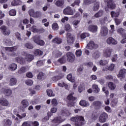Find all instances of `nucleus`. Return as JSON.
I'll use <instances>...</instances> for the list:
<instances>
[{
	"label": "nucleus",
	"instance_id": "obj_1",
	"mask_svg": "<svg viewBox=\"0 0 126 126\" xmlns=\"http://www.w3.org/2000/svg\"><path fill=\"white\" fill-rule=\"evenodd\" d=\"M71 122H75V125L76 126H81L84 125V117L77 115L75 117H72L70 119Z\"/></svg>",
	"mask_w": 126,
	"mask_h": 126
},
{
	"label": "nucleus",
	"instance_id": "obj_2",
	"mask_svg": "<svg viewBox=\"0 0 126 126\" xmlns=\"http://www.w3.org/2000/svg\"><path fill=\"white\" fill-rule=\"evenodd\" d=\"M109 119V116L106 112L102 113L98 118L99 123H104L107 122V120Z\"/></svg>",
	"mask_w": 126,
	"mask_h": 126
},
{
	"label": "nucleus",
	"instance_id": "obj_3",
	"mask_svg": "<svg viewBox=\"0 0 126 126\" xmlns=\"http://www.w3.org/2000/svg\"><path fill=\"white\" fill-rule=\"evenodd\" d=\"M66 56L67 57V61L69 63H73L75 60V56L71 52H67Z\"/></svg>",
	"mask_w": 126,
	"mask_h": 126
},
{
	"label": "nucleus",
	"instance_id": "obj_4",
	"mask_svg": "<svg viewBox=\"0 0 126 126\" xmlns=\"http://www.w3.org/2000/svg\"><path fill=\"white\" fill-rule=\"evenodd\" d=\"M104 2L107 3V6L110 9H115L116 8V4L113 0H104Z\"/></svg>",
	"mask_w": 126,
	"mask_h": 126
},
{
	"label": "nucleus",
	"instance_id": "obj_5",
	"mask_svg": "<svg viewBox=\"0 0 126 126\" xmlns=\"http://www.w3.org/2000/svg\"><path fill=\"white\" fill-rule=\"evenodd\" d=\"M1 33L5 36H8L10 34V30H9L6 26H2L0 28Z\"/></svg>",
	"mask_w": 126,
	"mask_h": 126
},
{
	"label": "nucleus",
	"instance_id": "obj_6",
	"mask_svg": "<svg viewBox=\"0 0 126 126\" xmlns=\"http://www.w3.org/2000/svg\"><path fill=\"white\" fill-rule=\"evenodd\" d=\"M65 15H73V10L70 6H67L63 10Z\"/></svg>",
	"mask_w": 126,
	"mask_h": 126
},
{
	"label": "nucleus",
	"instance_id": "obj_7",
	"mask_svg": "<svg viewBox=\"0 0 126 126\" xmlns=\"http://www.w3.org/2000/svg\"><path fill=\"white\" fill-rule=\"evenodd\" d=\"M106 43L108 45H117L118 44V41L112 37H109L106 40Z\"/></svg>",
	"mask_w": 126,
	"mask_h": 126
},
{
	"label": "nucleus",
	"instance_id": "obj_8",
	"mask_svg": "<svg viewBox=\"0 0 126 126\" xmlns=\"http://www.w3.org/2000/svg\"><path fill=\"white\" fill-rule=\"evenodd\" d=\"M112 52H113V49L110 47H107L104 51V55L106 58H110L112 55Z\"/></svg>",
	"mask_w": 126,
	"mask_h": 126
},
{
	"label": "nucleus",
	"instance_id": "obj_9",
	"mask_svg": "<svg viewBox=\"0 0 126 126\" xmlns=\"http://www.w3.org/2000/svg\"><path fill=\"white\" fill-rule=\"evenodd\" d=\"M108 28L105 26L102 27L100 30V34L101 36H107L108 35Z\"/></svg>",
	"mask_w": 126,
	"mask_h": 126
},
{
	"label": "nucleus",
	"instance_id": "obj_10",
	"mask_svg": "<svg viewBox=\"0 0 126 126\" xmlns=\"http://www.w3.org/2000/svg\"><path fill=\"white\" fill-rule=\"evenodd\" d=\"M88 30L89 31L93 32V33H95V32H97V31L98 30V27L96 25H91L89 26Z\"/></svg>",
	"mask_w": 126,
	"mask_h": 126
},
{
	"label": "nucleus",
	"instance_id": "obj_11",
	"mask_svg": "<svg viewBox=\"0 0 126 126\" xmlns=\"http://www.w3.org/2000/svg\"><path fill=\"white\" fill-rule=\"evenodd\" d=\"M0 104L1 106H3L4 107H6L8 106V101L6 98H0Z\"/></svg>",
	"mask_w": 126,
	"mask_h": 126
},
{
	"label": "nucleus",
	"instance_id": "obj_12",
	"mask_svg": "<svg viewBox=\"0 0 126 126\" xmlns=\"http://www.w3.org/2000/svg\"><path fill=\"white\" fill-rule=\"evenodd\" d=\"M93 106L96 109H100L102 106V102L99 100L94 101L93 102Z\"/></svg>",
	"mask_w": 126,
	"mask_h": 126
},
{
	"label": "nucleus",
	"instance_id": "obj_13",
	"mask_svg": "<svg viewBox=\"0 0 126 126\" xmlns=\"http://www.w3.org/2000/svg\"><path fill=\"white\" fill-rule=\"evenodd\" d=\"M2 91L3 94L5 95V96H10L11 94H12V91L9 89H2Z\"/></svg>",
	"mask_w": 126,
	"mask_h": 126
},
{
	"label": "nucleus",
	"instance_id": "obj_14",
	"mask_svg": "<svg viewBox=\"0 0 126 126\" xmlns=\"http://www.w3.org/2000/svg\"><path fill=\"white\" fill-rule=\"evenodd\" d=\"M63 122V120L61 117L55 118L54 120H52L53 124H62Z\"/></svg>",
	"mask_w": 126,
	"mask_h": 126
},
{
	"label": "nucleus",
	"instance_id": "obj_15",
	"mask_svg": "<svg viewBox=\"0 0 126 126\" xmlns=\"http://www.w3.org/2000/svg\"><path fill=\"white\" fill-rule=\"evenodd\" d=\"M95 42L94 41L91 40L87 45V48L89 50H93V48L95 47Z\"/></svg>",
	"mask_w": 126,
	"mask_h": 126
},
{
	"label": "nucleus",
	"instance_id": "obj_16",
	"mask_svg": "<svg viewBox=\"0 0 126 126\" xmlns=\"http://www.w3.org/2000/svg\"><path fill=\"white\" fill-rule=\"evenodd\" d=\"M16 61L20 64L23 65L25 63V59L22 57L16 58Z\"/></svg>",
	"mask_w": 126,
	"mask_h": 126
},
{
	"label": "nucleus",
	"instance_id": "obj_17",
	"mask_svg": "<svg viewBox=\"0 0 126 126\" xmlns=\"http://www.w3.org/2000/svg\"><path fill=\"white\" fill-rule=\"evenodd\" d=\"M73 94H74V93H72L69 95H68L66 97L67 100H68L69 101H72V102H74V101L76 100L77 98L76 97L73 96Z\"/></svg>",
	"mask_w": 126,
	"mask_h": 126
},
{
	"label": "nucleus",
	"instance_id": "obj_18",
	"mask_svg": "<svg viewBox=\"0 0 126 126\" xmlns=\"http://www.w3.org/2000/svg\"><path fill=\"white\" fill-rule=\"evenodd\" d=\"M92 89L94 93H95L96 94L100 92V88H99V87H98V85H93L92 86Z\"/></svg>",
	"mask_w": 126,
	"mask_h": 126
},
{
	"label": "nucleus",
	"instance_id": "obj_19",
	"mask_svg": "<svg viewBox=\"0 0 126 126\" xmlns=\"http://www.w3.org/2000/svg\"><path fill=\"white\" fill-rule=\"evenodd\" d=\"M52 42L53 43H55L56 44H58L59 45L63 43V39L60 37H56L52 40Z\"/></svg>",
	"mask_w": 126,
	"mask_h": 126
},
{
	"label": "nucleus",
	"instance_id": "obj_20",
	"mask_svg": "<svg viewBox=\"0 0 126 126\" xmlns=\"http://www.w3.org/2000/svg\"><path fill=\"white\" fill-rule=\"evenodd\" d=\"M79 105L82 106V107H88L89 106V102L88 101H86L84 100H82L79 102Z\"/></svg>",
	"mask_w": 126,
	"mask_h": 126
},
{
	"label": "nucleus",
	"instance_id": "obj_21",
	"mask_svg": "<svg viewBox=\"0 0 126 126\" xmlns=\"http://www.w3.org/2000/svg\"><path fill=\"white\" fill-rule=\"evenodd\" d=\"M101 56V53L98 51H96L93 54V58L95 59V60H97V59H99Z\"/></svg>",
	"mask_w": 126,
	"mask_h": 126
},
{
	"label": "nucleus",
	"instance_id": "obj_22",
	"mask_svg": "<svg viewBox=\"0 0 126 126\" xmlns=\"http://www.w3.org/2000/svg\"><path fill=\"white\" fill-rule=\"evenodd\" d=\"M16 83H17V79L15 78H11L10 79V86H14V85H16Z\"/></svg>",
	"mask_w": 126,
	"mask_h": 126
},
{
	"label": "nucleus",
	"instance_id": "obj_23",
	"mask_svg": "<svg viewBox=\"0 0 126 126\" xmlns=\"http://www.w3.org/2000/svg\"><path fill=\"white\" fill-rule=\"evenodd\" d=\"M55 4L57 6H63V5L64 4V0H58L56 2Z\"/></svg>",
	"mask_w": 126,
	"mask_h": 126
},
{
	"label": "nucleus",
	"instance_id": "obj_24",
	"mask_svg": "<svg viewBox=\"0 0 126 126\" xmlns=\"http://www.w3.org/2000/svg\"><path fill=\"white\" fill-rule=\"evenodd\" d=\"M3 43L7 46H11V45H12V42H11V40H10V39H7L6 38L3 39Z\"/></svg>",
	"mask_w": 126,
	"mask_h": 126
},
{
	"label": "nucleus",
	"instance_id": "obj_25",
	"mask_svg": "<svg viewBox=\"0 0 126 126\" xmlns=\"http://www.w3.org/2000/svg\"><path fill=\"white\" fill-rule=\"evenodd\" d=\"M22 105H23V108L25 109V108H27L28 106H29V102L26 99H24L22 101Z\"/></svg>",
	"mask_w": 126,
	"mask_h": 126
},
{
	"label": "nucleus",
	"instance_id": "obj_26",
	"mask_svg": "<svg viewBox=\"0 0 126 126\" xmlns=\"http://www.w3.org/2000/svg\"><path fill=\"white\" fill-rule=\"evenodd\" d=\"M99 7H100V2H96L94 3L93 7L94 11H97L99 9Z\"/></svg>",
	"mask_w": 126,
	"mask_h": 126
},
{
	"label": "nucleus",
	"instance_id": "obj_27",
	"mask_svg": "<svg viewBox=\"0 0 126 126\" xmlns=\"http://www.w3.org/2000/svg\"><path fill=\"white\" fill-rule=\"evenodd\" d=\"M125 73H126V69H122L120 70L119 75L120 77H122V78H124V77H125Z\"/></svg>",
	"mask_w": 126,
	"mask_h": 126
},
{
	"label": "nucleus",
	"instance_id": "obj_28",
	"mask_svg": "<svg viewBox=\"0 0 126 126\" xmlns=\"http://www.w3.org/2000/svg\"><path fill=\"white\" fill-rule=\"evenodd\" d=\"M21 4V1H20V0H14L11 2V5L13 6H15L16 5H19Z\"/></svg>",
	"mask_w": 126,
	"mask_h": 126
},
{
	"label": "nucleus",
	"instance_id": "obj_29",
	"mask_svg": "<svg viewBox=\"0 0 126 126\" xmlns=\"http://www.w3.org/2000/svg\"><path fill=\"white\" fill-rule=\"evenodd\" d=\"M26 60L27 62H32L34 60V55L29 54L27 57H26Z\"/></svg>",
	"mask_w": 126,
	"mask_h": 126
},
{
	"label": "nucleus",
	"instance_id": "obj_30",
	"mask_svg": "<svg viewBox=\"0 0 126 126\" xmlns=\"http://www.w3.org/2000/svg\"><path fill=\"white\" fill-rule=\"evenodd\" d=\"M74 42V39L73 37H67V43L68 45H70V44H72Z\"/></svg>",
	"mask_w": 126,
	"mask_h": 126
},
{
	"label": "nucleus",
	"instance_id": "obj_31",
	"mask_svg": "<svg viewBox=\"0 0 126 126\" xmlns=\"http://www.w3.org/2000/svg\"><path fill=\"white\" fill-rule=\"evenodd\" d=\"M108 87L110 90H115L116 88V85L114 84L113 82H110L108 83Z\"/></svg>",
	"mask_w": 126,
	"mask_h": 126
},
{
	"label": "nucleus",
	"instance_id": "obj_32",
	"mask_svg": "<svg viewBox=\"0 0 126 126\" xmlns=\"http://www.w3.org/2000/svg\"><path fill=\"white\" fill-rule=\"evenodd\" d=\"M12 124V122L11 120L9 119H7V120H4V126H11Z\"/></svg>",
	"mask_w": 126,
	"mask_h": 126
},
{
	"label": "nucleus",
	"instance_id": "obj_33",
	"mask_svg": "<svg viewBox=\"0 0 126 126\" xmlns=\"http://www.w3.org/2000/svg\"><path fill=\"white\" fill-rule=\"evenodd\" d=\"M46 92L49 97H54L56 95L55 94L53 93V90H47Z\"/></svg>",
	"mask_w": 126,
	"mask_h": 126
},
{
	"label": "nucleus",
	"instance_id": "obj_34",
	"mask_svg": "<svg viewBox=\"0 0 126 126\" xmlns=\"http://www.w3.org/2000/svg\"><path fill=\"white\" fill-rule=\"evenodd\" d=\"M9 15L10 16H15L16 15V10L14 9H12L9 11Z\"/></svg>",
	"mask_w": 126,
	"mask_h": 126
},
{
	"label": "nucleus",
	"instance_id": "obj_35",
	"mask_svg": "<svg viewBox=\"0 0 126 126\" xmlns=\"http://www.w3.org/2000/svg\"><path fill=\"white\" fill-rule=\"evenodd\" d=\"M102 15H103V10H100L94 14V17H96V18H99V17H101Z\"/></svg>",
	"mask_w": 126,
	"mask_h": 126
},
{
	"label": "nucleus",
	"instance_id": "obj_36",
	"mask_svg": "<svg viewBox=\"0 0 126 126\" xmlns=\"http://www.w3.org/2000/svg\"><path fill=\"white\" fill-rule=\"evenodd\" d=\"M96 0H84V3L86 4V5H88V4H91V3H93V2H95Z\"/></svg>",
	"mask_w": 126,
	"mask_h": 126
},
{
	"label": "nucleus",
	"instance_id": "obj_37",
	"mask_svg": "<svg viewBox=\"0 0 126 126\" xmlns=\"http://www.w3.org/2000/svg\"><path fill=\"white\" fill-rule=\"evenodd\" d=\"M26 67L22 66L21 67L20 70L18 71V73L19 74H22V73H24V72H26Z\"/></svg>",
	"mask_w": 126,
	"mask_h": 126
},
{
	"label": "nucleus",
	"instance_id": "obj_38",
	"mask_svg": "<svg viewBox=\"0 0 126 126\" xmlns=\"http://www.w3.org/2000/svg\"><path fill=\"white\" fill-rule=\"evenodd\" d=\"M9 68L10 70H16L17 68V64L15 63H12L10 66Z\"/></svg>",
	"mask_w": 126,
	"mask_h": 126
},
{
	"label": "nucleus",
	"instance_id": "obj_39",
	"mask_svg": "<svg viewBox=\"0 0 126 126\" xmlns=\"http://www.w3.org/2000/svg\"><path fill=\"white\" fill-rule=\"evenodd\" d=\"M90 36V34L87 32H84L82 33L80 35L81 39H85L86 37H89Z\"/></svg>",
	"mask_w": 126,
	"mask_h": 126
},
{
	"label": "nucleus",
	"instance_id": "obj_40",
	"mask_svg": "<svg viewBox=\"0 0 126 126\" xmlns=\"http://www.w3.org/2000/svg\"><path fill=\"white\" fill-rule=\"evenodd\" d=\"M34 55L35 56H42L43 52L39 49H37L34 51Z\"/></svg>",
	"mask_w": 126,
	"mask_h": 126
},
{
	"label": "nucleus",
	"instance_id": "obj_41",
	"mask_svg": "<svg viewBox=\"0 0 126 126\" xmlns=\"http://www.w3.org/2000/svg\"><path fill=\"white\" fill-rule=\"evenodd\" d=\"M111 17H118L120 15V13L119 12H115L114 11L111 12Z\"/></svg>",
	"mask_w": 126,
	"mask_h": 126
},
{
	"label": "nucleus",
	"instance_id": "obj_42",
	"mask_svg": "<svg viewBox=\"0 0 126 126\" xmlns=\"http://www.w3.org/2000/svg\"><path fill=\"white\" fill-rule=\"evenodd\" d=\"M15 37L19 41H22V38H21V34H20V33H19V32H16L15 33Z\"/></svg>",
	"mask_w": 126,
	"mask_h": 126
},
{
	"label": "nucleus",
	"instance_id": "obj_43",
	"mask_svg": "<svg viewBox=\"0 0 126 126\" xmlns=\"http://www.w3.org/2000/svg\"><path fill=\"white\" fill-rule=\"evenodd\" d=\"M51 104L53 107H56L58 106V100L56 98H54L51 101Z\"/></svg>",
	"mask_w": 126,
	"mask_h": 126
},
{
	"label": "nucleus",
	"instance_id": "obj_44",
	"mask_svg": "<svg viewBox=\"0 0 126 126\" xmlns=\"http://www.w3.org/2000/svg\"><path fill=\"white\" fill-rule=\"evenodd\" d=\"M60 79H62V77L61 76H55L52 78L53 81H58V80H60Z\"/></svg>",
	"mask_w": 126,
	"mask_h": 126
},
{
	"label": "nucleus",
	"instance_id": "obj_45",
	"mask_svg": "<svg viewBox=\"0 0 126 126\" xmlns=\"http://www.w3.org/2000/svg\"><path fill=\"white\" fill-rule=\"evenodd\" d=\"M52 27L53 30H58L59 29V25L57 23H53L52 25Z\"/></svg>",
	"mask_w": 126,
	"mask_h": 126
},
{
	"label": "nucleus",
	"instance_id": "obj_46",
	"mask_svg": "<svg viewBox=\"0 0 126 126\" xmlns=\"http://www.w3.org/2000/svg\"><path fill=\"white\" fill-rule=\"evenodd\" d=\"M41 16V12L39 11H36L34 12V14H33V16H32V17H34L35 18H38Z\"/></svg>",
	"mask_w": 126,
	"mask_h": 126
},
{
	"label": "nucleus",
	"instance_id": "obj_47",
	"mask_svg": "<svg viewBox=\"0 0 126 126\" xmlns=\"http://www.w3.org/2000/svg\"><path fill=\"white\" fill-rule=\"evenodd\" d=\"M36 27L35 26H32L31 28V30L33 32V33H37L38 32V29L36 28Z\"/></svg>",
	"mask_w": 126,
	"mask_h": 126
},
{
	"label": "nucleus",
	"instance_id": "obj_48",
	"mask_svg": "<svg viewBox=\"0 0 126 126\" xmlns=\"http://www.w3.org/2000/svg\"><path fill=\"white\" fill-rule=\"evenodd\" d=\"M80 3V0H75L72 4H71V6L74 7L75 5H79Z\"/></svg>",
	"mask_w": 126,
	"mask_h": 126
},
{
	"label": "nucleus",
	"instance_id": "obj_49",
	"mask_svg": "<svg viewBox=\"0 0 126 126\" xmlns=\"http://www.w3.org/2000/svg\"><path fill=\"white\" fill-rule=\"evenodd\" d=\"M64 29H65V31H66L67 32H69V31H70V29H71L70 25H69V24L65 25Z\"/></svg>",
	"mask_w": 126,
	"mask_h": 126
},
{
	"label": "nucleus",
	"instance_id": "obj_50",
	"mask_svg": "<svg viewBox=\"0 0 126 126\" xmlns=\"http://www.w3.org/2000/svg\"><path fill=\"white\" fill-rule=\"evenodd\" d=\"M25 83L26 84H27V85H29V86H32V85H33V81L29 79L25 82Z\"/></svg>",
	"mask_w": 126,
	"mask_h": 126
},
{
	"label": "nucleus",
	"instance_id": "obj_51",
	"mask_svg": "<svg viewBox=\"0 0 126 126\" xmlns=\"http://www.w3.org/2000/svg\"><path fill=\"white\" fill-rule=\"evenodd\" d=\"M111 104L112 105V106L113 107H115V106H116V105H117V104H118V99L117 98H114L112 100V102Z\"/></svg>",
	"mask_w": 126,
	"mask_h": 126
},
{
	"label": "nucleus",
	"instance_id": "obj_52",
	"mask_svg": "<svg viewBox=\"0 0 126 126\" xmlns=\"http://www.w3.org/2000/svg\"><path fill=\"white\" fill-rule=\"evenodd\" d=\"M74 104H75L74 101H72V102L69 101L67 103V106L69 108H71V107H74Z\"/></svg>",
	"mask_w": 126,
	"mask_h": 126
},
{
	"label": "nucleus",
	"instance_id": "obj_53",
	"mask_svg": "<svg viewBox=\"0 0 126 126\" xmlns=\"http://www.w3.org/2000/svg\"><path fill=\"white\" fill-rule=\"evenodd\" d=\"M114 68H115V64H111L108 66L107 69L108 70H110V71H112L114 70Z\"/></svg>",
	"mask_w": 126,
	"mask_h": 126
},
{
	"label": "nucleus",
	"instance_id": "obj_54",
	"mask_svg": "<svg viewBox=\"0 0 126 126\" xmlns=\"http://www.w3.org/2000/svg\"><path fill=\"white\" fill-rule=\"evenodd\" d=\"M66 78L68 80H69V81L73 82V79H72V74H69L68 75H67Z\"/></svg>",
	"mask_w": 126,
	"mask_h": 126
},
{
	"label": "nucleus",
	"instance_id": "obj_55",
	"mask_svg": "<svg viewBox=\"0 0 126 126\" xmlns=\"http://www.w3.org/2000/svg\"><path fill=\"white\" fill-rule=\"evenodd\" d=\"M25 47L27 48V49H33V45L30 43H26Z\"/></svg>",
	"mask_w": 126,
	"mask_h": 126
},
{
	"label": "nucleus",
	"instance_id": "obj_56",
	"mask_svg": "<svg viewBox=\"0 0 126 126\" xmlns=\"http://www.w3.org/2000/svg\"><path fill=\"white\" fill-rule=\"evenodd\" d=\"M35 13V10L33 9H31L29 10V14L30 16L33 17L34 14Z\"/></svg>",
	"mask_w": 126,
	"mask_h": 126
},
{
	"label": "nucleus",
	"instance_id": "obj_57",
	"mask_svg": "<svg viewBox=\"0 0 126 126\" xmlns=\"http://www.w3.org/2000/svg\"><path fill=\"white\" fill-rule=\"evenodd\" d=\"M44 76V73L43 72H40L37 75L38 79H42Z\"/></svg>",
	"mask_w": 126,
	"mask_h": 126
},
{
	"label": "nucleus",
	"instance_id": "obj_58",
	"mask_svg": "<svg viewBox=\"0 0 126 126\" xmlns=\"http://www.w3.org/2000/svg\"><path fill=\"white\" fill-rule=\"evenodd\" d=\"M81 55H82L81 50H78L76 51V56L77 57H81Z\"/></svg>",
	"mask_w": 126,
	"mask_h": 126
},
{
	"label": "nucleus",
	"instance_id": "obj_59",
	"mask_svg": "<svg viewBox=\"0 0 126 126\" xmlns=\"http://www.w3.org/2000/svg\"><path fill=\"white\" fill-rule=\"evenodd\" d=\"M58 62H59V63H65V59L64 58L62 57V58L59 59L58 60Z\"/></svg>",
	"mask_w": 126,
	"mask_h": 126
},
{
	"label": "nucleus",
	"instance_id": "obj_60",
	"mask_svg": "<svg viewBox=\"0 0 126 126\" xmlns=\"http://www.w3.org/2000/svg\"><path fill=\"white\" fill-rule=\"evenodd\" d=\"M124 30H125L123 28H120L117 30V32L118 34H120V35H123V34H124Z\"/></svg>",
	"mask_w": 126,
	"mask_h": 126
},
{
	"label": "nucleus",
	"instance_id": "obj_61",
	"mask_svg": "<svg viewBox=\"0 0 126 126\" xmlns=\"http://www.w3.org/2000/svg\"><path fill=\"white\" fill-rule=\"evenodd\" d=\"M117 60H118V55L115 54L111 59L112 62H113V63H115Z\"/></svg>",
	"mask_w": 126,
	"mask_h": 126
},
{
	"label": "nucleus",
	"instance_id": "obj_62",
	"mask_svg": "<svg viewBox=\"0 0 126 126\" xmlns=\"http://www.w3.org/2000/svg\"><path fill=\"white\" fill-rule=\"evenodd\" d=\"M37 45H39V46H44V45H45V41H44L43 40L39 39L38 42L37 43Z\"/></svg>",
	"mask_w": 126,
	"mask_h": 126
},
{
	"label": "nucleus",
	"instance_id": "obj_63",
	"mask_svg": "<svg viewBox=\"0 0 126 126\" xmlns=\"http://www.w3.org/2000/svg\"><path fill=\"white\" fill-rule=\"evenodd\" d=\"M22 126H31V124H29V122L25 121L23 123Z\"/></svg>",
	"mask_w": 126,
	"mask_h": 126
},
{
	"label": "nucleus",
	"instance_id": "obj_64",
	"mask_svg": "<svg viewBox=\"0 0 126 126\" xmlns=\"http://www.w3.org/2000/svg\"><path fill=\"white\" fill-rule=\"evenodd\" d=\"M31 125H32L33 126H39V122L37 121L32 122L31 123Z\"/></svg>",
	"mask_w": 126,
	"mask_h": 126
}]
</instances>
